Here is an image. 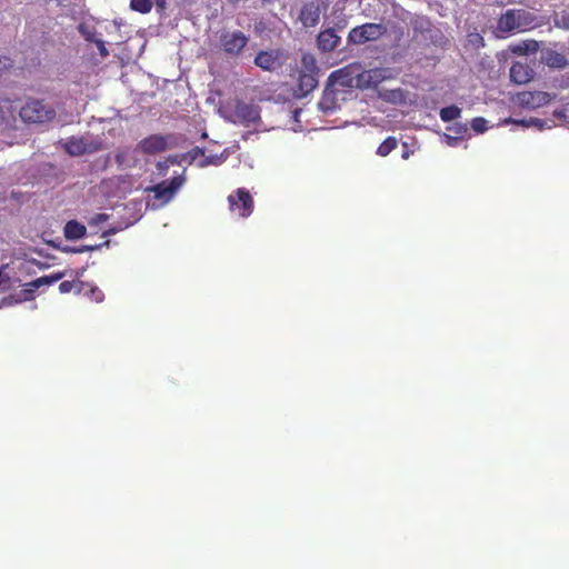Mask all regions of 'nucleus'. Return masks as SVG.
<instances>
[{
  "label": "nucleus",
  "mask_w": 569,
  "mask_h": 569,
  "mask_svg": "<svg viewBox=\"0 0 569 569\" xmlns=\"http://www.w3.org/2000/svg\"><path fill=\"white\" fill-rule=\"evenodd\" d=\"M536 17L523 9H510L498 18L497 28L500 32H520L535 27Z\"/></svg>",
  "instance_id": "1"
},
{
  "label": "nucleus",
  "mask_w": 569,
  "mask_h": 569,
  "mask_svg": "<svg viewBox=\"0 0 569 569\" xmlns=\"http://www.w3.org/2000/svg\"><path fill=\"white\" fill-rule=\"evenodd\" d=\"M26 123H47L54 119V109L43 104L41 100H28L18 111Z\"/></svg>",
  "instance_id": "2"
},
{
  "label": "nucleus",
  "mask_w": 569,
  "mask_h": 569,
  "mask_svg": "<svg viewBox=\"0 0 569 569\" xmlns=\"http://www.w3.org/2000/svg\"><path fill=\"white\" fill-rule=\"evenodd\" d=\"M301 64H303V70L300 71V76H298L297 91L298 97H306L318 86V80L316 79L318 67H316L315 58L310 54H303V57H301Z\"/></svg>",
  "instance_id": "3"
},
{
  "label": "nucleus",
  "mask_w": 569,
  "mask_h": 569,
  "mask_svg": "<svg viewBox=\"0 0 569 569\" xmlns=\"http://www.w3.org/2000/svg\"><path fill=\"white\" fill-rule=\"evenodd\" d=\"M220 48L227 57H239L248 46L249 38L240 30L223 31L220 34Z\"/></svg>",
  "instance_id": "4"
},
{
  "label": "nucleus",
  "mask_w": 569,
  "mask_h": 569,
  "mask_svg": "<svg viewBox=\"0 0 569 569\" xmlns=\"http://www.w3.org/2000/svg\"><path fill=\"white\" fill-rule=\"evenodd\" d=\"M385 33V27L380 23L367 22L350 30L348 43L363 44L368 41H377Z\"/></svg>",
  "instance_id": "5"
},
{
  "label": "nucleus",
  "mask_w": 569,
  "mask_h": 569,
  "mask_svg": "<svg viewBox=\"0 0 569 569\" xmlns=\"http://www.w3.org/2000/svg\"><path fill=\"white\" fill-rule=\"evenodd\" d=\"M228 208L240 218H248L254 209V200L244 188H238L234 193L228 196Z\"/></svg>",
  "instance_id": "6"
},
{
  "label": "nucleus",
  "mask_w": 569,
  "mask_h": 569,
  "mask_svg": "<svg viewBox=\"0 0 569 569\" xmlns=\"http://www.w3.org/2000/svg\"><path fill=\"white\" fill-rule=\"evenodd\" d=\"M328 9L325 0H309L305 2L298 14V20L306 28H315L319 23L321 14Z\"/></svg>",
  "instance_id": "7"
},
{
  "label": "nucleus",
  "mask_w": 569,
  "mask_h": 569,
  "mask_svg": "<svg viewBox=\"0 0 569 569\" xmlns=\"http://www.w3.org/2000/svg\"><path fill=\"white\" fill-rule=\"evenodd\" d=\"M184 183L182 176H174L170 180H162L156 186L148 187L147 191L153 193V198L167 203L171 201L179 188Z\"/></svg>",
  "instance_id": "8"
},
{
  "label": "nucleus",
  "mask_w": 569,
  "mask_h": 569,
  "mask_svg": "<svg viewBox=\"0 0 569 569\" xmlns=\"http://www.w3.org/2000/svg\"><path fill=\"white\" fill-rule=\"evenodd\" d=\"M555 99V93H548L546 91H521L517 93L518 106L530 110L543 108Z\"/></svg>",
  "instance_id": "9"
},
{
  "label": "nucleus",
  "mask_w": 569,
  "mask_h": 569,
  "mask_svg": "<svg viewBox=\"0 0 569 569\" xmlns=\"http://www.w3.org/2000/svg\"><path fill=\"white\" fill-rule=\"evenodd\" d=\"M64 152L71 157H82L99 150L96 142H89L84 138L70 137L63 142Z\"/></svg>",
  "instance_id": "10"
},
{
  "label": "nucleus",
  "mask_w": 569,
  "mask_h": 569,
  "mask_svg": "<svg viewBox=\"0 0 569 569\" xmlns=\"http://www.w3.org/2000/svg\"><path fill=\"white\" fill-rule=\"evenodd\" d=\"M281 51L277 49H271L267 51H258L257 56H254L253 63L259 69L267 71V72H273L277 69L281 68L282 60H281Z\"/></svg>",
  "instance_id": "11"
},
{
  "label": "nucleus",
  "mask_w": 569,
  "mask_h": 569,
  "mask_svg": "<svg viewBox=\"0 0 569 569\" xmlns=\"http://www.w3.org/2000/svg\"><path fill=\"white\" fill-rule=\"evenodd\" d=\"M137 149L144 154H159L168 149V137L152 133L141 139L137 144Z\"/></svg>",
  "instance_id": "12"
},
{
  "label": "nucleus",
  "mask_w": 569,
  "mask_h": 569,
  "mask_svg": "<svg viewBox=\"0 0 569 569\" xmlns=\"http://www.w3.org/2000/svg\"><path fill=\"white\" fill-rule=\"evenodd\" d=\"M234 118L244 126L256 123L259 120V109L253 104L237 102V106H234Z\"/></svg>",
  "instance_id": "13"
},
{
  "label": "nucleus",
  "mask_w": 569,
  "mask_h": 569,
  "mask_svg": "<svg viewBox=\"0 0 569 569\" xmlns=\"http://www.w3.org/2000/svg\"><path fill=\"white\" fill-rule=\"evenodd\" d=\"M535 71L527 62H513L510 68V80L515 84L521 86L531 81Z\"/></svg>",
  "instance_id": "14"
},
{
  "label": "nucleus",
  "mask_w": 569,
  "mask_h": 569,
  "mask_svg": "<svg viewBox=\"0 0 569 569\" xmlns=\"http://www.w3.org/2000/svg\"><path fill=\"white\" fill-rule=\"evenodd\" d=\"M317 46L322 52H330L338 48L339 37L336 34L335 29L320 31L317 36Z\"/></svg>",
  "instance_id": "15"
},
{
  "label": "nucleus",
  "mask_w": 569,
  "mask_h": 569,
  "mask_svg": "<svg viewBox=\"0 0 569 569\" xmlns=\"http://www.w3.org/2000/svg\"><path fill=\"white\" fill-rule=\"evenodd\" d=\"M77 295L83 296L94 303H99L104 299V293L92 282H80Z\"/></svg>",
  "instance_id": "16"
},
{
  "label": "nucleus",
  "mask_w": 569,
  "mask_h": 569,
  "mask_svg": "<svg viewBox=\"0 0 569 569\" xmlns=\"http://www.w3.org/2000/svg\"><path fill=\"white\" fill-rule=\"evenodd\" d=\"M541 61L553 69H563L568 66V60L565 54L556 50L545 51L543 57H541Z\"/></svg>",
  "instance_id": "17"
},
{
  "label": "nucleus",
  "mask_w": 569,
  "mask_h": 569,
  "mask_svg": "<svg viewBox=\"0 0 569 569\" xmlns=\"http://www.w3.org/2000/svg\"><path fill=\"white\" fill-rule=\"evenodd\" d=\"M64 277V271H57L49 276H40L30 282H28V291L33 292L36 289L42 287V286H50L56 283L57 281L61 280Z\"/></svg>",
  "instance_id": "18"
},
{
  "label": "nucleus",
  "mask_w": 569,
  "mask_h": 569,
  "mask_svg": "<svg viewBox=\"0 0 569 569\" xmlns=\"http://www.w3.org/2000/svg\"><path fill=\"white\" fill-rule=\"evenodd\" d=\"M86 234V227L77 220H71L64 224V238L68 240H79Z\"/></svg>",
  "instance_id": "19"
},
{
  "label": "nucleus",
  "mask_w": 569,
  "mask_h": 569,
  "mask_svg": "<svg viewBox=\"0 0 569 569\" xmlns=\"http://www.w3.org/2000/svg\"><path fill=\"white\" fill-rule=\"evenodd\" d=\"M14 107L10 100H3L0 103V126H11L14 122Z\"/></svg>",
  "instance_id": "20"
},
{
  "label": "nucleus",
  "mask_w": 569,
  "mask_h": 569,
  "mask_svg": "<svg viewBox=\"0 0 569 569\" xmlns=\"http://www.w3.org/2000/svg\"><path fill=\"white\" fill-rule=\"evenodd\" d=\"M461 114V109L458 106L451 104L440 109V119L443 122H450Z\"/></svg>",
  "instance_id": "21"
},
{
  "label": "nucleus",
  "mask_w": 569,
  "mask_h": 569,
  "mask_svg": "<svg viewBox=\"0 0 569 569\" xmlns=\"http://www.w3.org/2000/svg\"><path fill=\"white\" fill-rule=\"evenodd\" d=\"M398 147V140L395 137H388L383 142L378 146L377 154L386 157L390 154Z\"/></svg>",
  "instance_id": "22"
},
{
  "label": "nucleus",
  "mask_w": 569,
  "mask_h": 569,
  "mask_svg": "<svg viewBox=\"0 0 569 569\" xmlns=\"http://www.w3.org/2000/svg\"><path fill=\"white\" fill-rule=\"evenodd\" d=\"M381 79V69H373L361 73L360 81L367 86H376Z\"/></svg>",
  "instance_id": "23"
},
{
  "label": "nucleus",
  "mask_w": 569,
  "mask_h": 569,
  "mask_svg": "<svg viewBox=\"0 0 569 569\" xmlns=\"http://www.w3.org/2000/svg\"><path fill=\"white\" fill-rule=\"evenodd\" d=\"M130 8L134 12L146 14L151 11L152 2L151 0H130Z\"/></svg>",
  "instance_id": "24"
},
{
  "label": "nucleus",
  "mask_w": 569,
  "mask_h": 569,
  "mask_svg": "<svg viewBox=\"0 0 569 569\" xmlns=\"http://www.w3.org/2000/svg\"><path fill=\"white\" fill-rule=\"evenodd\" d=\"M79 283H86V282L80 281V280H64V281L60 282V286H58V290H60L61 295L76 292L78 290Z\"/></svg>",
  "instance_id": "25"
},
{
  "label": "nucleus",
  "mask_w": 569,
  "mask_h": 569,
  "mask_svg": "<svg viewBox=\"0 0 569 569\" xmlns=\"http://www.w3.org/2000/svg\"><path fill=\"white\" fill-rule=\"evenodd\" d=\"M178 163V160L176 159V157L173 156H170L168 157L167 159L164 160H161V161H158L157 162V170H158V173L160 174H166V171L168 170V168L170 166H174Z\"/></svg>",
  "instance_id": "26"
},
{
  "label": "nucleus",
  "mask_w": 569,
  "mask_h": 569,
  "mask_svg": "<svg viewBox=\"0 0 569 569\" xmlns=\"http://www.w3.org/2000/svg\"><path fill=\"white\" fill-rule=\"evenodd\" d=\"M471 129L477 133H482L486 131V120L482 117L473 118L471 120Z\"/></svg>",
  "instance_id": "27"
},
{
  "label": "nucleus",
  "mask_w": 569,
  "mask_h": 569,
  "mask_svg": "<svg viewBox=\"0 0 569 569\" xmlns=\"http://www.w3.org/2000/svg\"><path fill=\"white\" fill-rule=\"evenodd\" d=\"M88 41H93L90 36H87ZM94 44H97L98 52H100L101 58H107L109 52L104 47V42L102 40H94Z\"/></svg>",
  "instance_id": "28"
},
{
  "label": "nucleus",
  "mask_w": 569,
  "mask_h": 569,
  "mask_svg": "<svg viewBox=\"0 0 569 569\" xmlns=\"http://www.w3.org/2000/svg\"><path fill=\"white\" fill-rule=\"evenodd\" d=\"M11 68V59L6 56H0V74Z\"/></svg>",
  "instance_id": "29"
},
{
  "label": "nucleus",
  "mask_w": 569,
  "mask_h": 569,
  "mask_svg": "<svg viewBox=\"0 0 569 569\" xmlns=\"http://www.w3.org/2000/svg\"><path fill=\"white\" fill-rule=\"evenodd\" d=\"M107 220H108V214L107 213H98V214L91 217L90 224L91 226H98V224H100V223H102V222H104Z\"/></svg>",
  "instance_id": "30"
},
{
  "label": "nucleus",
  "mask_w": 569,
  "mask_h": 569,
  "mask_svg": "<svg viewBox=\"0 0 569 569\" xmlns=\"http://www.w3.org/2000/svg\"><path fill=\"white\" fill-rule=\"evenodd\" d=\"M2 270L4 267H0V290L8 288L9 277Z\"/></svg>",
  "instance_id": "31"
},
{
  "label": "nucleus",
  "mask_w": 569,
  "mask_h": 569,
  "mask_svg": "<svg viewBox=\"0 0 569 569\" xmlns=\"http://www.w3.org/2000/svg\"><path fill=\"white\" fill-rule=\"evenodd\" d=\"M154 6H157L158 12H163L166 10V0H154Z\"/></svg>",
  "instance_id": "32"
},
{
  "label": "nucleus",
  "mask_w": 569,
  "mask_h": 569,
  "mask_svg": "<svg viewBox=\"0 0 569 569\" xmlns=\"http://www.w3.org/2000/svg\"><path fill=\"white\" fill-rule=\"evenodd\" d=\"M320 106H321V108H323V110H329L328 104H326V98H323V100H321Z\"/></svg>",
  "instance_id": "33"
},
{
  "label": "nucleus",
  "mask_w": 569,
  "mask_h": 569,
  "mask_svg": "<svg viewBox=\"0 0 569 569\" xmlns=\"http://www.w3.org/2000/svg\"><path fill=\"white\" fill-rule=\"evenodd\" d=\"M555 117H565L563 111H555Z\"/></svg>",
  "instance_id": "34"
},
{
  "label": "nucleus",
  "mask_w": 569,
  "mask_h": 569,
  "mask_svg": "<svg viewBox=\"0 0 569 569\" xmlns=\"http://www.w3.org/2000/svg\"><path fill=\"white\" fill-rule=\"evenodd\" d=\"M515 52L523 53V52H526V48H525V49H522V48H520V47H517V49H515Z\"/></svg>",
  "instance_id": "35"
},
{
  "label": "nucleus",
  "mask_w": 569,
  "mask_h": 569,
  "mask_svg": "<svg viewBox=\"0 0 569 569\" xmlns=\"http://www.w3.org/2000/svg\"><path fill=\"white\" fill-rule=\"evenodd\" d=\"M82 270L77 271V277H81Z\"/></svg>",
  "instance_id": "36"
},
{
  "label": "nucleus",
  "mask_w": 569,
  "mask_h": 569,
  "mask_svg": "<svg viewBox=\"0 0 569 569\" xmlns=\"http://www.w3.org/2000/svg\"><path fill=\"white\" fill-rule=\"evenodd\" d=\"M81 249H73V252H81Z\"/></svg>",
  "instance_id": "37"
},
{
  "label": "nucleus",
  "mask_w": 569,
  "mask_h": 569,
  "mask_svg": "<svg viewBox=\"0 0 569 569\" xmlns=\"http://www.w3.org/2000/svg\"><path fill=\"white\" fill-rule=\"evenodd\" d=\"M264 3H268L270 0H262Z\"/></svg>",
  "instance_id": "38"
},
{
  "label": "nucleus",
  "mask_w": 569,
  "mask_h": 569,
  "mask_svg": "<svg viewBox=\"0 0 569 569\" xmlns=\"http://www.w3.org/2000/svg\"><path fill=\"white\" fill-rule=\"evenodd\" d=\"M234 1H240V0H234Z\"/></svg>",
  "instance_id": "39"
}]
</instances>
